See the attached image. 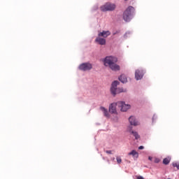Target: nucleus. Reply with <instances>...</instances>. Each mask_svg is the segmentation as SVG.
Instances as JSON below:
<instances>
[{
  "instance_id": "21",
  "label": "nucleus",
  "mask_w": 179,
  "mask_h": 179,
  "mask_svg": "<svg viewBox=\"0 0 179 179\" xmlns=\"http://www.w3.org/2000/svg\"><path fill=\"white\" fill-rule=\"evenodd\" d=\"M155 120H157V116L156 115V114H154L152 117V122H155Z\"/></svg>"
},
{
  "instance_id": "13",
  "label": "nucleus",
  "mask_w": 179,
  "mask_h": 179,
  "mask_svg": "<svg viewBox=\"0 0 179 179\" xmlns=\"http://www.w3.org/2000/svg\"><path fill=\"white\" fill-rule=\"evenodd\" d=\"M118 80L122 83H127V82H128V79L127 78V76H125V75L124 74H122L120 76H119Z\"/></svg>"
},
{
  "instance_id": "11",
  "label": "nucleus",
  "mask_w": 179,
  "mask_h": 179,
  "mask_svg": "<svg viewBox=\"0 0 179 179\" xmlns=\"http://www.w3.org/2000/svg\"><path fill=\"white\" fill-rule=\"evenodd\" d=\"M95 41L100 45H106V39L104 38H100V36H98L96 38Z\"/></svg>"
},
{
  "instance_id": "30",
  "label": "nucleus",
  "mask_w": 179,
  "mask_h": 179,
  "mask_svg": "<svg viewBox=\"0 0 179 179\" xmlns=\"http://www.w3.org/2000/svg\"><path fill=\"white\" fill-rule=\"evenodd\" d=\"M124 1H128V0H124Z\"/></svg>"
},
{
  "instance_id": "28",
  "label": "nucleus",
  "mask_w": 179,
  "mask_h": 179,
  "mask_svg": "<svg viewBox=\"0 0 179 179\" xmlns=\"http://www.w3.org/2000/svg\"><path fill=\"white\" fill-rule=\"evenodd\" d=\"M152 159H153V158H152V157H148V159L150 160V161H152Z\"/></svg>"
},
{
  "instance_id": "3",
  "label": "nucleus",
  "mask_w": 179,
  "mask_h": 179,
  "mask_svg": "<svg viewBox=\"0 0 179 179\" xmlns=\"http://www.w3.org/2000/svg\"><path fill=\"white\" fill-rule=\"evenodd\" d=\"M135 16V8L132 6H129L123 13V19L124 22H131Z\"/></svg>"
},
{
  "instance_id": "7",
  "label": "nucleus",
  "mask_w": 179,
  "mask_h": 179,
  "mask_svg": "<svg viewBox=\"0 0 179 179\" xmlns=\"http://www.w3.org/2000/svg\"><path fill=\"white\" fill-rule=\"evenodd\" d=\"M118 107H120L121 111L125 113V111H128L131 108V105L126 104L124 101H119L117 102Z\"/></svg>"
},
{
  "instance_id": "26",
  "label": "nucleus",
  "mask_w": 179,
  "mask_h": 179,
  "mask_svg": "<svg viewBox=\"0 0 179 179\" xmlns=\"http://www.w3.org/2000/svg\"><path fill=\"white\" fill-rule=\"evenodd\" d=\"M138 149H139V150H142L145 149V147L143 145H141L138 147Z\"/></svg>"
},
{
  "instance_id": "12",
  "label": "nucleus",
  "mask_w": 179,
  "mask_h": 179,
  "mask_svg": "<svg viewBox=\"0 0 179 179\" xmlns=\"http://www.w3.org/2000/svg\"><path fill=\"white\" fill-rule=\"evenodd\" d=\"M100 110L102 111L104 117H106V118H110V113H108V110H107V108L101 106Z\"/></svg>"
},
{
  "instance_id": "15",
  "label": "nucleus",
  "mask_w": 179,
  "mask_h": 179,
  "mask_svg": "<svg viewBox=\"0 0 179 179\" xmlns=\"http://www.w3.org/2000/svg\"><path fill=\"white\" fill-rule=\"evenodd\" d=\"M129 156H133V157H136L138 159L139 157V154H138V152H136L135 150H131V152H129Z\"/></svg>"
},
{
  "instance_id": "25",
  "label": "nucleus",
  "mask_w": 179,
  "mask_h": 179,
  "mask_svg": "<svg viewBox=\"0 0 179 179\" xmlns=\"http://www.w3.org/2000/svg\"><path fill=\"white\" fill-rule=\"evenodd\" d=\"M106 153H107L108 155H113V152L111 150H106Z\"/></svg>"
},
{
  "instance_id": "18",
  "label": "nucleus",
  "mask_w": 179,
  "mask_h": 179,
  "mask_svg": "<svg viewBox=\"0 0 179 179\" xmlns=\"http://www.w3.org/2000/svg\"><path fill=\"white\" fill-rule=\"evenodd\" d=\"M132 34V32L128 31H127L124 34V38H128V37H129V36H131Z\"/></svg>"
},
{
  "instance_id": "5",
  "label": "nucleus",
  "mask_w": 179,
  "mask_h": 179,
  "mask_svg": "<svg viewBox=\"0 0 179 179\" xmlns=\"http://www.w3.org/2000/svg\"><path fill=\"white\" fill-rule=\"evenodd\" d=\"M145 73H146V70L140 68L135 71V78L137 80H141V79H143V76H145Z\"/></svg>"
},
{
  "instance_id": "9",
  "label": "nucleus",
  "mask_w": 179,
  "mask_h": 179,
  "mask_svg": "<svg viewBox=\"0 0 179 179\" xmlns=\"http://www.w3.org/2000/svg\"><path fill=\"white\" fill-rule=\"evenodd\" d=\"M117 106H118L117 103H113L110 104L109 113H110V114H117Z\"/></svg>"
},
{
  "instance_id": "27",
  "label": "nucleus",
  "mask_w": 179,
  "mask_h": 179,
  "mask_svg": "<svg viewBox=\"0 0 179 179\" xmlns=\"http://www.w3.org/2000/svg\"><path fill=\"white\" fill-rule=\"evenodd\" d=\"M137 179H145V178H143V176H138V177H137Z\"/></svg>"
},
{
  "instance_id": "29",
  "label": "nucleus",
  "mask_w": 179,
  "mask_h": 179,
  "mask_svg": "<svg viewBox=\"0 0 179 179\" xmlns=\"http://www.w3.org/2000/svg\"><path fill=\"white\" fill-rule=\"evenodd\" d=\"M112 160H115V158H114V157H113V158H112Z\"/></svg>"
},
{
  "instance_id": "20",
  "label": "nucleus",
  "mask_w": 179,
  "mask_h": 179,
  "mask_svg": "<svg viewBox=\"0 0 179 179\" xmlns=\"http://www.w3.org/2000/svg\"><path fill=\"white\" fill-rule=\"evenodd\" d=\"M172 166H173V167H176L177 170H179V164H178L173 162L172 164Z\"/></svg>"
},
{
  "instance_id": "24",
  "label": "nucleus",
  "mask_w": 179,
  "mask_h": 179,
  "mask_svg": "<svg viewBox=\"0 0 179 179\" xmlns=\"http://www.w3.org/2000/svg\"><path fill=\"white\" fill-rule=\"evenodd\" d=\"M99 9V6H94V8H92V10H97Z\"/></svg>"
},
{
  "instance_id": "4",
  "label": "nucleus",
  "mask_w": 179,
  "mask_h": 179,
  "mask_svg": "<svg viewBox=\"0 0 179 179\" xmlns=\"http://www.w3.org/2000/svg\"><path fill=\"white\" fill-rule=\"evenodd\" d=\"M116 6L114 3L110 2L106 3L104 5L100 7L101 12H113L115 10Z\"/></svg>"
},
{
  "instance_id": "1",
  "label": "nucleus",
  "mask_w": 179,
  "mask_h": 179,
  "mask_svg": "<svg viewBox=\"0 0 179 179\" xmlns=\"http://www.w3.org/2000/svg\"><path fill=\"white\" fill-rule=\"evenodd\" d=\"M102 61L105 66H109L110 69L114 72H117L121 69L120 65L117 64V62H118V58L117 57L106 56Z\"/></svg>"
},
{
  "instance_id": "8",
  "label": "nucleus",
  "mask_w": 179,
  "mask_h": 179,
  "mask_svg": "<svg viewBox=\"0 0 179 179\" xmlns=\"http://www.w3.org/2000/svg\"><path fill=\"white\" fill-rule=\"evenodd\" d=\"M129 122L131 125H134V127H138V125H140L141 123L138 120H136V117L135 116H130L129 117Z\"/></svg>"
},
{
  "instance_id": "16",
  "label": "nucleus",
  "mask_w": 179,
  "mask_h": 179,
  "mask_svg": "<svg viewBox=\"0 0 179 179\" xmlns=\"http://www.w3.org/2000/svg\"><path fill=\"white\" fill-rule=\"evenodd\" d=\"M127 131L129 134H130L131 132H134V124H130L127 126Z\"/></svg>"
},
{
  "instance_id": "22",
  "label": "nucleus",
  "mask_w": 179,
  "mask_h": 179,
  "mask_svg": "<svg viewBox=\"0 0 179 179\" xmlns=\"http://www.w3.org/2000/svg\"><path fill=\"white\" fill-rule=\"evenodd\" d=\"M118 33H120V30L115 31L113 32V35L115 36V34H118Z\"/></svg>"
},
{
  "instance_id": "23",
  "label": "nucleus",
  "mask_w": 179,
  "mask_h": 179,
  "mask_svg": "<svg viewBox=\"0 0 179 179\" xmlns=\"http://www.w3.org/2000/svg\"><path fill=\"white\" fill-rule=\"evenodd\" d=\"M155 163H160V159L159 158H155Z\"/></svg>"
},
{
  "instance_id": "10",
  "label": "nucleus",
  "mask_w": 179,
  "mask_h": 179,
  "mask_svg": "<svg viewBox=\"0 0 179 179\" xmlns=\"http://www.w3.org/2000/svg\"><path fill=\"white\" fill-rule=\"evenodd\" d=\"M111 34L110 31H103L102 32H99L98 34V37H103L104 38H107L108 36Z\"/></svg>"
},
{
  "instance_id": "14",
  "label": "nucleus",
  "mask_w": 179,
  "mask_h": 179,
  "mask_svg": "<svg viewBox=\"0 0 179 179\" xmlns=\"http://www.w3.org/2000/svg\"><path fill=\"white\" fill-rule=\"evenodd\" d=\"M129 135H132V136H134L135 140L138 141V139H141V136L139 135V133L136 131H131L129 133Z\"/></svg>"
},
{
  "instance_id": "19",
  "label": "nucleus",
  "mask_w": 179,
  "mask_h": 179,
  "mask_svg": "<svg viewBox=\"0 0 179 179\" xmlns=\"http://www.w3.org/2000/svg\"><path fill=\"white\" fill-rule=\"evenodd\" d=\"M116 160H117V164H121V163L122 162V159H121L120 157H117Z\"/></svg>"
},
{
  "instance_id": "2",
  "label": "nucleus",
  "mask_w": 179,
  "mask_h": 179,
  "mask_svg": "<svg viewBox=\"0 0 179 179\" xmlns=\"http://www.w3.org/2000/svg\"><path fill=\"white\" fill-rule=\"evenodd\" d=\"M119 85L120 82L118 80H115L111 84L110 93L114 97H115L117 94H120V93H127V89L117 87Z\"/></svg>"
},
{
  "instance_id": "17",
  "label": "nucleus",
  "mask_w": 179,
  "mask_h": 179,
  "mask_svg": "<svg viewBox=\"0 0 179 179\" xmlns=\"http://www.w3.org/2000/svg\"><path fill=\"white\" fill-rule=\"evenodd\" d=\"M171 161V158L170 157H168L163 159V164L167 166V164H169Z\"/></svg>"
},
{
  "instance_id": "6",
  "label": "nucleus",
  "mask_w": 179,
  "mask_h": 179,
  "mask_svg": "<svg viewBox=\"0 0 179 179\" xmlns=\"http://www.w3.org/2000/svg\"><path fill=\"white\" fill-rule=\"evenodd\" d=\"M92 68H93V66L89 62L83 63L78 66L79 71H83V72H86V71H90Z\"/></svg>"
}]
</instances>
